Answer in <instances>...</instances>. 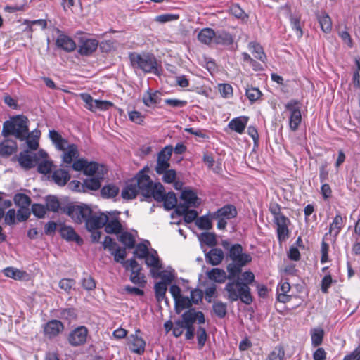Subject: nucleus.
Segmentation results:
<instances>
[{"label":"nucleus","instance_id":"1","mask_svg":"<svg viewBox=\"0 0 360 360\" xmlns=\"http://www.w3.org/2000/svg\"><path fill=\"white\" fill-rule=\"evenodd\" d=\"M49 137L58 150L63 151L62 162L66 166L70 165L79 155L78 147L68 141L56 130H49Z\"/></svg>","mask_w":360,"mask_h":360},{"label":"nucleus","instance_id":"2","mask_svg":"<svg viewBox=\"0 0 360 360\" xmlns=\"http://www.w3.org/2000/svg\"><path fill=\"white\" fill-rule=\"evenodd\" d=\"M28 122L29 120L27 117L17 115L4 123L2 135L5 137L13 135L16 139L25 141L26 137L28 136Z\"/></svg>","mask_w":360,"mask_h":360},{"label":"nucleus","instance_id":"3","mask_svg":"<svg viewBox=\"0 0 360 360\" xmlns=\"http://www.w3.org/2000/svg\"><path fill=\"white\" fill-rule=\"evenodd\" d=\"M136 185L141 195L146 198L161 199L160 192L162 185L160 183H155L150 180L148 175L143 171L139 172L136 178L132 179Z\"/></svg>","mask_w":360,"mask_h":360},{"label":"nucleus","instance_id":"4","mask_svg":"<svg viewBox=\"0 0 360 360\" xmlns=\"http://www.w3.org/2000/svg\"><path fill=\"white\" fill-rule=\"evenodd\" d=\"M226 292V297L231 302L240 300L245 304H250L252 302V297L249 286L239 281H229L224 288Z\"/></svg>","mask_w":360,"mask_h":360},{"label":"nucleus","instance_id":"5","mask_svg":"<svg viewBox=\"0 0 360 360\" xmlns=\"http://www.w3.org/2000/svg\"><path fill=\"white\" fill-rule=\"evenodd\" d=\"M129 58L134 68L139 69L144 73H158V63L154 55L145 52H133L129 53Z\"/></svg>","mask_w":360,"mask_h":360},{"label":"nucleus","instance_id":"6","mask_svg":"<svg viewBox=\"0 0 360 360\" xmlns=\"http://www.w3.org/2000/svg\"><path fill=\"white\" fill-rule=\"evenodd\" d=\"M62 212L69 216L75 223L85 222V226L90 231V207L86 205L70 203L63 207Z\"/></svg>","mask_w":360,"mask_h":360},{"label":"nucleus","instance_id":"7","mask_svg":"<svg viewBox=\"0 0 360 360\" xmlns=\"http://www.w3.org/2000/svg\"><path fill=\"white\" fill-rule=\"evenodd\" d=\"M301 103L296 99H291L285 104V110L288 113L289 128L292 131H296L302 122Z\"/></svg>","mask_w":360,"mask_h":360},{"label":"nucleus","instance_id":"8","mask_svg":"<svg viewBox=\"0 0 360 360\" xmlns=\"http://www.w3.org/2000/svg\"><path fill=\"white\" fill-rule=\"evenodd\" d=\"M107 172L108 168L105 165L91 161V191H97L101 187Z\"/></svg>","mask_w":360,"mask_h":360},{"label":"nucleus","instance_id":"9","mask_svg":"<svg viewBox=\"0 0 360 360\" xmlns=\"http://www.w3.org/2000/svg\"><path fill=\"white\" fill-rule=\"evenodd\" d=\"M173 151L172 146L163 148L158 154L157 164L155 170L158 174H162L170 167L169 160Z\"/></svg>","mask_w":360,"mask_h":360},{"label":"nucleus","instance_id":"10","mask_svg":"<svg viewBox=\"0 0 360 360\" xmlns=\"http://www.w3.org/2000/svg\"><path fill=\"white\" fill-rule=\"evenodd\" d=\"M180 199L181 202L178 205L187 206L189 208H196L200 204V200L197 196V193L190 188L182 191Z\"/></svg>","mask_w":360,"mask_h":360},{"label":"nucleus","instance_id":"11","mask_svg":"<svg viewBox=\"0 0 360 360\" xmlns=\"http://www.w3.org/2000/svg\"><path fill=\"white\" fill-rule=\"evenodd\" d=\"M139 330H136L135 334L130 335L127 338V345L130 351L137 354H143L145 352L146 342L138 333Z\"/></svg>","mask_w":360,"mask_h":360},{"label":"nucleus","instance_id":"12","mask_svg":"<svg viewBox=\"0 0 360 360\" xmlns=\"http://www.w3.org/2000/svg\"><path fill=\"white\" fill-rule=\"evenodd\" d=\"M229 257L232 262L241 264H246L252 259L249 254L243 253V248L240 244H234L230 248Z\"/></svg>","mask_w":360,"mask_h":360},{"label":"nucleus","instance_id":"13","mask_svg":"<svg viewBox=\"0 0 360 360\" xmlns=\"http://www.w3.org/2000/svg\"><path fill=\"white\" fill-rule=\"evenodd\" d=\"M184 326H193L197 321L199 324L205 323V316L202 311H195L193 309L186 311L180 320Z\"/></svg>","mask_w":360,"mask_h":360},{"label":"nucleus","instance_id":"14","mask_svg":"<svg viewBox=\"0 0 360 360\" xmlns=\"http://www.w3.org/2000/svg\"><path fill=\"white\" fill-rule=\"evenodd\" d=\"M276 225L277 237L279 242L285 241L289 237L288 226L290 221L285 216L274 221Z\"/></svg>","mask_w":360,"mask_h":360},{"label":"nucleus","instance_id":"15","mask_svg":"<svg viewBox=\"0 0 360 360\" xmlns=\"http://www.w3.org/2000/svg\"><path fill=\"white\" fill-rule=\"evenodd\" d=\"M87 335L88 329L84 326H79L69 334L68 341L71 345H80L86 342Z\"/></svg>","mask_w":360,"mask_h":360},{"label":"nucleus","instance_id":"16","mask_svg":"<svg viewBox=\"0 0 360 360\" xmlns=\"http://www.w3.org/2000/svg\"><path fill=\"white\" fill-rule=\"evenodd\" d=\"M141 266L135 259H131L129 262V269L131 271L130 281L136 284L143 286L146 281L143 275L141 274Z\"/></svg>","mask_w":360,"mask_h":360},{"label":"nucleus","instance_id":"17","mask_svg":"<svg viewBox=\"0 0 360 360\" xmlns=\"http://www.w3.org/2000/svg\"><path fill=\"white\" fill-rule=\"evenodd\" d=\"M143 259L146 264L150 268V272L152 276L155 275V271L162 269V265L155 250L151 249Z\"/></svg>","mask_w":360,"mask_h":360},{"label":"nucleus","instance_id":"18","mask_svg":"<svg viewBox=\"0 0 360 360\" xmlns=\"http://www.w3.org/2000/svg\"><path fill=\"white\" fill-rule=\"evenodd\" d=\"M59 233L60 236L68 242L74 241L78 245H82L83 243V240L70 226L63 224L59 229Z\"/></svg>","mask_w":360,"mask_h":360},{"label":"nucleus","instance_id":"19","mask_svg":"<svg viewBox=\"0 0 360 360\" xmlns=\"http://www.w3.org/2000/svg\"><path fill=\"white\" fill-rule=\"evenodd\" d=\"M56 45L58 48L66 52H72L76 49V44L74 40L63 33H60L58 36Z\"/></svg>","mask_w":360,"mask_h":360},{"label":"nucleus","instance_id":"20","mask_svg":"<svg viewBox=\"0 0 360 360\" xmlns=\"http://www.w3.org/2000/svg\"><path fill=\"white\" fill-rule=\"evenodd\" d=\"M238 212L233 205H226L212 214V217H221L226 220L235 218Z\"/></svg>","mask_w":360,"mask_h":360},{"label":"nucleus","instance_id":"21","mask_svg":"<svg viewBox=\"0 0 360 360\" xmlns=\"http://www.w3.org/2000/svg\"><path fill=\"white\" fill-rule=\"evenodd\" d=\"M161 199H155L158 202H163V205L165 210H170L176 207L177 199L174 192H169L167 194L165 193V188L162 186V189L160 192Z\"/></svg>","mask_w":360,"mask_h":360},{"label":"nucleus","instance_id":"22","mask_svg":"<svg viewBox=\"0 0 360 360\" xmlns=\"http://www.w3.org/2000/svg\"><path fill=\"white\" fill-rule=\"evenodd\" d=\"M249 117L247 116H239L233 118L228 124V127L239 134H242L248 124Z\"/></svg>","mask_w":360,"mask_h":360},{"label":"nucleus","instance_id":"23","mask_svg":"<svg viewBox=\"0 0 360 360\" xmlns=\"http://www.w3.org/2000/svg\"><path fill=\"white\" fill-rule=\"evenodd\" d=\"M63 329V326L60 321L51 320L44 326V332L45 335L51 338L58 335Z\"/></svg>","mask_w":360,"mask_h":360},{"label":"nucleus","instance_id":"24","mask_svg":"<svg viewBox=\"0 0 360 360\" xmlns=\"http://www.w3.org/2000/svg\"><path fill=\"white\" fill-rule=\"evenodd\" d=\"M345 220L346 219H344L340 214H337L333 218L329 226L328 233L334 240L336 239L342 229L344 227Z\"/></svg>","mask_w":360,"mask_h":360},{"label":"nucleus","instance_id":"25","mask_svg":"<svg viewBox=\"0 0 360 360\" xmlns=\"http://www.w3.org/2000/svg\"><path fill=\"white\" fill-rule=\"evenodd\" d=\"M233 41V35L225 30H219L215 32L214 44L216 45L228 46L232 45Z\"/></svg>","mask_w":360,"mask_h":360},{"label":"nucleus","instance_id":"26","mask_svg":"<svg viewBox=\"0 0 360 360\" xmlns=\"http://www.w3.org/2000/svg\"><path fill=\"white\" fill-rule=\"evenodd\" d=\"M143 102L147 107H153L161 101V93L159 91H152L148 89L143 96Z\"/></svg>","mask_w":360,"mask_h":360},{"label":"nucleus","instance_id":"27","mask_svg":"<svg viewBox=\"0 0 360 360\" xmlns=\"http://www.w3.org/2000/svg\"><path fill=\"white\" fill-rule=\"evenodd\" d=\"M175 212L178 215L183 216L186 223H191L198 216V212L194 209H190L187 206L177 205Z\"/></svg>","mask_w":360,"mask_h":360},{"label":"nucleus","instance_id":"28","mask_svg":"<svg viewBox=\"0 0 360 360\" xmlns=\"http://www.w3.org/2000/svg\"><path fill=\"white\" fill-rule=\"evenodd\" d=\"M207 263L216 266L219 264L224 259V252L219 248H212L205 255Z\"/></svg>","mask_w":360,"mask_h":360},{"label":"nucleus","instance_id":"29","mask_svg":"<svg viewBox=\"0 0 360 360\" xmlns=\"http://www.w3.org/2000/svg\"><path fill=\"white\" fill-rule=\"evenodd\" d=\"M152 276L153 278H160L161 281L160 282H165L166 285H169L174 280L176 274L174 269L172 267H167L162 271H155V275Z\"/></svg>","mask_w":360,"mask_h":360},{"label":"nucleus","instance_id":"30","mask_svg":"<svg viewBox=\"0 0 360 360\" xmlns=\"http://www.w3.org/2000/svg\"><path fill=\"white\" fill-rule=\"evenodd\" d=\"M52 180L58 186H63L70 179L69 172L64 169L55 170L51 175Z\"/></svg>","mask_w":360,"mask_h":360},{"label":"nucleus","instance_id":"31","mask_svg":"<svg viewBox=\"0 0 360 360\" xmlns=\"http://www.w3.org/2000/svg\"><path fill=\"white\" fill-rule=\"evenodd\" d=\"M138 193L140 192L136 185H135L134 181L131 179L127 183L126 186L122 189L121 196L124 200H132L136 197Z\"/></svg>","mask_w":360,"mask_h":360},{"label":"nucleus","instance_id":"32","mask_svg":"<svg viewBox=\"0 0 360 360\" xmlns=\"http://www.w3.org/2000/svg\"><path fill=\"white\" fill-rule=\"evenodd\" d=\"M79 49L78 52L82 56H89L90 54V34L88 33H82L78 37Z\"/></svg>","mask_w":360,"mask_h":360},{"label":"nucleus","instance_id":"33","mask_svg":"<svg viewBox=\"0 0 360 360\" xmlns=\"http://www.w3.org/2000/svg\"><path fill=\"white\" fill-rule=\"evenodd\" d=\"M118 240L123 244L125 248L131 249L135 247L136 237L131 233L128 231H121L117 236Z\"/></svg>","mask_w":360,"mask_h":360},{"label":"nucleus","instance_id":"34","mask_svg":"<svg viewBox=\"0 0 360 360\" xmlns=\"http://www.w3.org/2000/svg\"><path fill=\"white\" fill-rule=\"evenodd\" d=\"M36 155L32 157L28 153V151H25L20 153L18 157L19 164L22 167L25 169H29L35 166L36 163Z\"/></svg>","mask_w":360,"mask_h":360},{"label":"nucleus","instance_id":"35","mask_svg":"<svg viewBox=\"0 0 360 360\" xmlns=\"http://www.w3.org/2000/svg\"><path fill=\"white\" fill-rule=\"evenodd\" d=\"M215 36V32L212 28H203L202 29L198 34V39L202 44L210 45L214 43V38Z\"/></svg>","mask_w":360,"mask_h":360},{"label":"nucleus","instance_id":"36","mask_svg":"<svg viewBox=\"0 0 360 360\" xmlns=\"http://www.w3.org/2000/svg\"><path fill=\"white\" fill-rule=\"evenodd\" d=\"M207 275L209 279L219 283H223L228 279L225 271L219 268L211 269L207 273Z\"/></svg>","mask_w":360,"mask_h":360},{"label":"nucleus","instance_id":"37","mask_svg":"<svg viewBox=\"0 0 360 360\" xmlns=\"http://www.w3.org/2000/svg\"><path fill=\"white\" fill-rule=\"evenodd\" d=\"M317 20L321 30L325 33H330L332 30V20L330 16L325 12L317 15Z\"/></svg>","mask_w":360,"mask_h":360},{"label":"nucleus","instance_id":"38","mask_svg":"<svg viewBox=\"0 0 360 360\" xmlns=\"http://www.w3.org/2000/svg\"><path fill=\"white\" fill-rule=\"evenodd\" d=\"M108 216L104 213H93L91 211V229H99L105 226Z\"/></svg>","mask_w":360,"mask_h":360},{"label":"nucleus","instance_id":"39","mask_svg":"<svg viewBox=\"0 0 360 360\" xmlns=\"http://www.w3.org/2000/svg\"><path fill=\"white\" fill-rule=\"evenodd\" d=\"M122 231V225L117 218L109 219L106 222L105 231L110 234L119 235Z\"/></svg>","mask_w":360,"mask_h":360},{"label":"nucleus","instance_id":"40","mask_svg":"<svg viewBox=\"0 0 360 360\" xmlns=\"http://www.w3.org/2000/svg\"><path fill=\"white\" fill-rule=\"evenodd\" d=\"M41 132L38 129L33 130L31 133L28 132V136L26 137V143L29 149L35 150L39 147V140Z\"/></svg>","mask_w":360,"mask_h":360},{"label":"nucleus","instance_id":"41","mask_svg":"<svg viewBox=\"0 0 360 360\" xmlns=\"http://www.w3.org/2000/svg\"><path fill=\"white\" fill-rule=\"evenodd\" d=\"M111 255L114 257V260L117 262L121 263L123 266L128 270L129 260L125 261L124 259L127 256V251L125 248H120L118 246Z\"/></svg>","mask_w":360,"mask_h":360},{"label":"nucleus","instance_id":"42","mask_svg":"<svg viewBox=\"0 0 360 360\" xmlns=\"http://www.w3.org/2000/svg\"><path fill=\"white\" fill-rule=\"evenodd\" d=\"M248 48L255 58L262 62L265 61L266 59V56L260 44L257 42L252 41L249 43Z\"/></svg>","mask_w":360,"mask_h":360},{"label":"nucleus","instance_id":"43","mask_svg":"<svg viewBox=\"0 0 360 360\" xmlns=\"http://www.w3.org/2000/svg\"><path fill=\"white\" fill-rule=\"evenodd\" d=\"M72 168L75 171H84V173L90 176V162L84 158H77L72 164Z\"/></svg>","mask_w":360,"mask_h":360},{"label":"nucleus","instance_id":"44","mask_svg":"<svg viewBox=\"0 0 360 360\" xmlns=\"http://www.w3.org/2000/svg\"><path fill=\"white\" fill-rule=\"evenodd\" d=\"M69 187L73 191L88 192L90 190V179H86L83 184L79 181L72 180L69 184Z\"/></svg>","mask_w":360,"mask_h":360},{"label":"nucleus","instance_id":"45","mask_svg":"<svg viewBox=\"0 0 360 360\" xmlns=\"http://www.w3.org/2000/svg\"><path fill=\"white\" fill-rule=\"evenodd\" d=\"M154 290L158 302H162L165 300V302L167 303V299L165 297L167 285L165 282H158L155 284Z\"/></svg>","mask_w":360,"mask_h":360},{"label":"nucleus","instance_id":"46","mask_svg":"<svg viewBox=\"0 0 360 360\" xmlns=\"http://www.w3.org/2000/svg\"><path fill=\"white\" fill-rule=\"evenodd\" d=\"M174 304L177 313L185 309H189L192 306L190 297L182 295L174 300Z\"/></svg>","mask_w":360,"mask_h":360},{"label":"nucleus","instance_id":"47","mask_svg":"<svg viewBox=\"0 0 360 360\" xmlns=\"http://www.w3.org/2000/svg\"><path fill=\"white\" fill-rule=\"evenodd\" d=\"M310 335L311 339V345L314 347H318L322 343L324 335V331L322 328H312L310 330Z\"/></svg>","mask_w":360,"mask_h":360},{"label":"nucleus","instance_id":"48","mask_svg":"<svg viewBox=\"0 0 360 360\" xmlns=\"http://www.w3.org/2000/svg\"><path fill=\"white\" fill-rule=\"evenodd\" d=\"M101 196L103 198H112L119 193V188L113 184L104 186L101 190Z\"/></svg>","mask_w":360,"mask_h":360},{"label":"nucleus","instance_id":"49","mask_svg":"<svg viewBox=\"0 0 360 360\" xmlns=\"http://www.w3.org/2000/svg\"><path fill=\"white\" fill-rule=\"evenodd\" d=\"M245 264H241V263L233 262L230 263L227 266V271L229 272L228 279L231 280L236 277H238L239 274L241 273L242 267Z\"/></svg>","mask_w":360,"mask_h":360},{"label":"nucleus","instance_id":"50","mask_svg":"<svg viewBox=\"0 0 360 360\" xmlns=\"http://www.w3.org/2000/svg\"><path fill=\"white\" fill-rule=\"evenodd\" d=\"M14 202L19 207H29L31 205V198L26 194L16 193L13 198Z\"/></svg>","mask_w":360,"mask_h":360},{"label":"nucleus","instance_id":"51","mask_svg":"<svg viewBox=\"0 0 360 360\" xmlns=\"http://www.w3.org/2000/svg\"><path fill=\"white\" fill-rule=\"evenodd\" d=\"M148 245L150 243L148 240H145L143 243L138 244L135 248L134 254L136 257L139 259H143L146 255L150 252L148 250Z\"/></svg>","mask_w":360,"mask_h":360},{"label":"nucleus","instance_id":"52","mask_svg":"<svg viewBox=\"0 0 360 360\" xmlns=\"http://www.w3.org/2000/svg\"><path fill=\"white\" fill-rule=\"evenodd\" d=\"M198 238H199V240L200 241V243H205V245H207L210 247H213L217 243L215 235L212 233H209V232L202 233L198 236Z\"/></svg>","mask_w":360,"mask_h":360},{"label":"nucleus","instance_id":"53","mask_svg":"<svg viewBox=\"0 0 360 360\" xmlns=\"http://www.w3.org/2000/svg\"><path fill=\"white\" fill-rule=\"evenodd\" d=\"M212 307L213 311L217 317L222 319L226 316L227 312L226 304L221 301H217L214 302Z\"/></svg>","mask_w":360,"mask_h":360},{"label":"nucleus","instance_id":"54","mask_svg":"<svg viewBox=\"0 0 360 360\" xmlns=\"http://www.w3.org/2000/svg\"><path fill=\"white\" fill-rule=\"evenodd\" d=\"M285 351L281 346H276L266 356L265 360H284Z\"/></svg>","mask_w":360,"mask_h":360},{"label":"nucleus","instance_id":"55","mask_svg":"<svg viewBox=\"0 0 360 360\" xmlns=\"http://www.w3.org/2000/svg\"><path fill=\"white\" fill-rule=\"evenodd\" d=\"M46 208L53 212H58L60 208V202L58 198L53 195H48L46 198Z\"/></svg>","mask_w":360,"mask_h":360},{"label":"nucleus","instance_id":"56","mask_svg":"<svg viewBox=\"0 0 360 360\" xmlns=\"http://www.w3.org/2000/svg\"><path fill=\"white\" fill-rule=\"evenodd\" d=\"M16 149V143L15 142L9 143L5 141L0 144V153L9 155L15 152Z\"/></svg>","mask_w":360,"mask_h":360},{"label":"nucleus","instance_id":"57","mask_svg":"<svg viewBox=\"0 0 360 360\" xmlns=\"http://www.w3.org/2000/svg\"><path fill=\"white\" fill-rule=\"evenodd\" d=\"M290 20L292 29L295 32L296 36L298 38H301L303 35V32L300 25V18L291 15L290 16Z\"/></svg>","mask_w":360,"mask_h":360},{"label":"nucleus","instance_id":"58","mask_svg":"<svg viewBox=\"0 0 360 360\" xmlns=\"http://www.w3.org/2000/svg\"><path fill=\"white\" fill-rule=\"evenodd\" d=\"M60 318L68 321V323H71L77 318L75 309L72 308L63 309L60 311Z\"/></svg>","mask_w":360,"mask_h":360},{"label":"nucleus","instance_id":"59","mask_svg":"<svg viewBox=\"0 0 360 360\" xmlns=\"http://www.w3.org/2000/svg\"><path fill=\"white\" fill-rule=\"evenodd\" d=\"M195 224L202 230H209L212 226L210 219L206 215L198 218L195 221Z\"/></svg>","mask_w":360,"mask_h":360},{"label":"nucleus","instance_id":"60","mask_svg":"<svg viewBox=\"0 0 360 360\" xmlns=\"http://www.w3.org/2000/svg\"><path fill=\"white\" fill-rule=\"evenodd\" d=\"M207 339L206 330L203 327H198L197 330L198 347L199 349H202Z\"/></svg>","mask_w":360,"mask_h":360},{"label":"nucleus","instance_id":"61","mask_svg":"<svg viewBox=\"0 0 360 360\" xmlns=\"http://www.w3.org/2000/svg\"><path fill=\"white\" fill-rule=\"evenodd\" d=\"M245 94L250 101L253 103L260 98L262 92L257 88L250 87L246 89Z\"/></svg>","mask_w":360,"mask_h":360},{"label":"nucleus","instance_id":"62","mask_svg":"<svg viewBox=\"0 0 360 360\" xmlns=\"http://www.w3.org/2000/svg\"><path fill=\"white\" fill-rule=\"evenodd\" d=\"M4 273L6 276L14 279H20L23 276L22 271L13 267L5 268Z\"/></svg>","mask_w":360,"mask_h":360},{"label":"nucleus","instance_id":"63","mask_svg":"<svg viewBox=\"0 0 360 360\" xmlns=\"http://www.w3.org/2000/svg\"><path fill=\"white\" fill-rule=\"evenodd\" d=\"M46 206L41 204L35 203L32 205V212L37 218H44L46 213Z\"/></svg>","mask_w":360,"mask_h":360},{"label":"nucleus","instance_id":"64","mask_svg":"<svg viewBox=\"0 0 360 360\" xmlns=\"http://www.w3.org/2000/svg\"><path fill=\"white\" fill-rule=\"evenodd\" d=\"M161 175H162V179L163 182L166 184H172L174 182L176 178V172L173 169H167V170L162 172Z\"/></svg>","mask_w":360,"mask_h":360}]
</instances>
